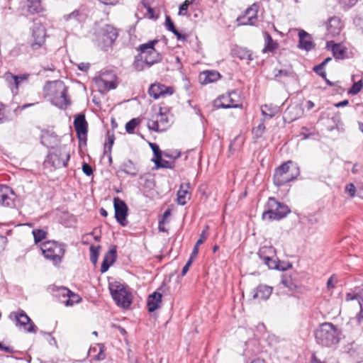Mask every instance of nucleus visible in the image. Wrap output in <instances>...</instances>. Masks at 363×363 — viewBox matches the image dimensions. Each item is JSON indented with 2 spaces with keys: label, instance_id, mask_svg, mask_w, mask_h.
Wrapping results in <instances>:
<instances>
[{
  "label": "nucleus",
  "instance_id": "nucleus-1",
  "mask_svg": "<svg viewBox=\"0 0 363 363\" xmlns=\"http://www.w3.org/2000/svg\"><path fill=\"white\" fill-rule=\"evenodd\" d=\"M157 42L158 40L155 39L139 46L138 50L140 52L135 56L133 62V66L136 70L141 71L157 62L159 53L155 48Z\"/></svg>",
  "mask_w": 363,
  "mask_h": 363
},
{
  "label": "nucleus",
  "instance_id": "nucleus-2",
  "mask_svg": "<svg viewBox=\"0 0 363 363\" xmlns=\"http://www.w3.org/2000/svg\"><path fill=\"white\" fill-rule=\"evenodd\" d=\"M340 330L331 323H322L315 333L318 344L331 347L337 344L340 340Z\"/></svg>",
  "mask_w": 363,
  "mask_h": 363
},
{
  "label": "nucleus",
  "instance_id": "nucleus-3",
  "mask_svg": "<svg viewBox=\"0 0 363 363\" xmlns=\"http://www.w3.org/2000/svg\"><path fill=\"white\" fill-rule=\"evenodd\" d=\"M299 168L292 161H288L278 167L274 174V184L280 186L295 179L299 175Z\"/></svg>",
  "mask_w": 363,
  "mask_h": 363
},
{
  "label": "nucleus",
  "instance_id": "nucleus-4",
  "mask_svg": "<svg viewBox=\"0 0 363 363\" xmlns=\"http://www.w3.org/2000/svg\"><path fill=\"white\" fill-rule=\"evenodd\" d=\"M290 213L289 208L274 198L270 197L266 205V210L262 213V219L264 220H280Z\"/></svg>",
  "mask_w": 363,
  "mask_h": 363
},
{
  "label": "nucleus",
  "instance_id": "nucleus-5",
  "mask_svg": "<svg viewBox=\"0 0 363 363\" xmlns=\"http://www.w3.org/2000/svg\"><path fill=\"white\" fill-rule=\"evenodd\" d=\"M50 91L51 101L55 106L65 109L70 104L67 87L62 82L55 81L50 83Z\"/></svg>",
  "mask_w": 363,
  "mask_h": 363
},
{
  "label": "nucleus",
  "instance_id": "nucleus-6",
  "mask_svg": "<svg viewBox=\"0 0 363 363\" xmlns=\"http://www.w3.org/2000/svg\"><path fill=\"white\" fill-rule=\"evenodd\" d=\"M69 151L65 145H61L56 149L49 152L45 161V165H50L55 169L65 167L69 160Z\"/></svg>",
  "mask_w": 363,
  "mask_h": 363
},
{
  "label": "nucleus",
  "instance_id": "nucleus-7",
  "mask_svg": "<svg viewBox=\"0 0 363 363\" xmlns=\"http://www.w3.org/2000/svg\"><path fill=\"white\" fill-rule=\"evenodd\" d=\"M41 250L44 257L52 262L55 265L59 264L65 255L64 245L55 241H48L42 244Z\"/></svg>",
  "mask_w": 363,
  "mask_h": 363
},
{
  "label": "nucleus",
  "instance_id": "nucleus-8",
  "mask_svg": "<svg viewBox=\"0 0 363 363\" xmlns=\"http://www.w3.org/2000/svg\"><path fill=\"white\" fill-rule=\"evenodd\" d=\"M109 289L117 305L128 308L131 303L130 294L125 285L114 281L109 284Z\"/></svg>",
  "mask_w": 363,
  "mask_h": 363
},
{
  "label": "nucleus",
  "instance_id": "nucleus-9",
  "mask_svg": "<svg viewBox=\"0 0 363 363\" xmlns=\"http://www.w3.org/2000/svg\"><path fill=\"white\" fill-rule=\"evenodd\" d=\"M79 147L86 146L87 140L88 123L84 114H78L74 120Z\"/></svg>",
  "mask_w": 363,
  "mask_h": 363
},
{
  "label": "nucleus",
  "instance_id": "nucleus-10",
  "mask_svg": "<svg viewBox=\"0 0 363 363\" xmlns=\"http://www.w3.org/2000/svg\"><path fill=\"white\" fill-rule=\"evenodd\" d=\"M258 255L269 269H278L276 251L271 245H264L260 247Z\"/></svg>",
  "mask_w": 363,
  "mask_h": 363
},
{
  "label": "nucleus",
  "instance_id": "nucleus-11",
  "mask_svg": "<svg viewBox=\"0 0 363 363\" xmlns=\"http://www.w3.org/2000/svg\"><path fill=\"white\" fill-rule=\"evenodd\" d=\"M16 195L13 190L7 185L0 184V206L14 208Z\"/></svg>",
  "mask_w": 363,
  "mask_h": 363
},
{
  "label": "nucleus",
  "instance_id": "nucleus-12",
  "mask_svg": "<svg viewBox=\"0 0 363 363\" xmlns=\"http://www.w3.org/2000/svg\"><path fill=\"white\" fill-rule=\"evenodd\" d=\"M46 30L41 24H34L32 28V39L30 43L32 50H36L40 48L45 41Z\"/></svg>",
  "mask_w": 363,
  "mask_h": 363
},
{
  "label": "nucleus",
  "instance_id": "nucleus-13",
  "mask_svg": "<svg viewBox=\"0 0 363 363\" xmlns=\"http://www.w3.org/2000/svg\"><path fill=\"white\" fill-rule=\"evenodd\" d=\"M238 94L233 91L226 95H223L214 101V106L217 108H230L238 106V101L236 99Z\"/></svg>",
  "mask_w": 363,
  "mask_h": 363
},
{
  "label": "nucleus",
  "instance_id": "nucleus-14",
  "mask_svg": "<svg viewBox=\"0 0 363 363\" xmlns=\"http://www.w3.org/2000/svg\"><path fill=\"white\" fill-rule=\"evenodd\" d=\"M181 156L177 150L162 151L160 150V168L173 169L175 160Z\"/></svg>",
  "mask_w": 363,
  "mask_h": 363
},
{
  "label": "nucleus",
  "instance_id": "nucleus-15",
  "mask_svg": "<svg viewBox=\"0 0 363 363\" xmlns=\"http://www.w3.org/2000/svg\"><path fill=\"white\" fill-rule=\"evenodd\" d=\"M11 319H16L17 323L24 328V330L28 333H35L37 328L31 321V319L26 314L25 312L21 313L13 312L9 315Z\"/></svg>",
  "mask_w": 363,
  "mask_h": 363
},
{
  "label": "nucleus",
  "instance_id": "nucleus-16",
  "mask_svg": "<svg viewBox=\"0 0 363 363\" xmlns=\"http://www.w3.org/2000/svg\"><path fill=\"white\" fill-rule=\"evenodd\" d=\"M113 206L115 209V218L121 225H126L128 206L126 203L119 198H114Z\"/></svg>",
  "mask_w": 363,
  "mask_h": 363
},
{
  "label": "nucleus",
  "instance_id": "nucleus-17",
  "mask_svg": "<svg viewBox=\"0 0 363 363\" xmlns=\"http://www.w3.org/2000/svg\"><path fill=\"white\" fill-rule=\"evenodd\" d=\"M118 36V30L111 25H106L101 29V37L104 46H111Z\"/></svg>",
  "mask_w": 363,
  "mask_h": 363
},
{
  "label": "nucleus",
  "instance_id": "nucleus-18",
  "mask_svg": "<svg viewBox=\"0 0 363 363\" xmlns=\"http://www.w3.org/2000/svg\"><path fill=\"white\" fill-rule=\"evenodd\" d=\"M344 25L341 19L337 16H333L327 23V36L334 38L340 35Z\"/></svg>",
  "mask_w": 363,
  "mask_h": 363
},
{
  "label": "nucleus",
  "instance_id": "nucleus-19",
  "mask_svg": "<svg viewBox=\"0 0 363 363\" xmlns=\"http://www.w3.org/2000/svg\"><path fill=\"white\" fill-rule=\"evenodd\" d=\"M258 5L253 4L248 8L245 14L238 18L240 25H254L257 21V14L258 11Z\"/></svg>",
  "mask_w": 363,
  "mask_h": 363
},
{
  "label": "nucleus",
  "instance_id": "nucleus-20",
  "mask_svg": "<svg viewBox=\"0 0 363 363\" xmlns=\"http://www.w3.org/2000/svg\"><path fill=\"white\" fill-rule=\"evenodd\" d=\"M5 77L10 85H14V88H11V91L14 95H16L18 91L19 85L21 82L28 80L29 74H23L21 75H14L8 72L5 74Z\"/></svg>",
  "mask_w": 363,
  "mask_h": 363
},
{
  "label": "nucleus",
  "instance_id": "nucleus-21",
  "mask_svg": "<svg viewBox=\"0 0 363 363\" xmlns=\"http://www.w3.org/2000/svg\"><path fill=\"white\" fill-rule=\"evenodd\" d=\"M59 143L60 138L54 133L46 131L42 134L41 143L48 148L56 149Z\"/></svg>",
  "mask_w": 363,
  "mask_h": 363
},
{
  "label": "nucleus",
  "instance_id": "nucleus-22",
  "mask_svg": "<svg viewBox=\"0 0 363 363\" xmlns=\"http://www.w3.org/2000/svg\"><path fill=\"white\" fill-rule=\"evenodd\" d=\"M174 122V116L168 108L160 107V131L168 129Z\"/></svg>",
  "mask_w": 363,
  "mask_h": 363
},
{
  "label": "nucleus",
  "instance_id": "nucleus-23",
  "mask_svg": "<svg viewBox=\"0 0 363 363\" xmlns=\"http://www.w3.org/2000/svg\"><path fill=\"white\" fill-rule=\"evenodd\" d=\"M22 10L26 16L40 13L43 10L41 0H27Z\"/></svg>",
  "mask_w": 363,
  "mask_h": 363
},
{
  "label": "nucleus",
  "instance_id": "nucleus-24",
  "mask_svg": "<svg viewBox=\"0 0 363 363\" xmlns=\"http://www.w3.org/2000/svg\"><path fill=\"white\" fill-rule=\"evenodd\" d=\"M298 48L306 51L311 50L314 48V43L311 35L303 30L298 33Z\"/></svg>",
  "mask_w": 363,
  "mask_h": 363
},
{
  "label": "nucleus",
  "instance_id": "nucleus-25",
  "mask_svg": "<svg viewBox=\"0 0 363 363\" xmlns=\"http://www.w3.org/2000/svg\"><path fill=\"white\" fill-rule=\"evenodd\" d=\"M191 186L189 183H182L177 191V201L180 205H185L190 199L191 193L190 191Z\"/></svg>",
  "mask_w": 363,
  "mask_h": 363
},
{
  "label": "nucleus",
  "instance_id": "nucleus-26",
  "mask_svg": "<svg viewBox=\"0 0 363 363\" xmlns=\"http://www.w3.org/2000/svg\"><path fill=\"white\" fill-rule=\"evenodd\" d=\"M272 293V288L267 285L258 286L253 295V298L257 300H267Z\"/></svg>",
  "mask_w": 363,
  "mask_h": 363
},
{
  "label": "nucleus",
  "instance_id": "nucleus-27",
  "mask_svg": "<svg viewBox=\"0 0 363 363\" xmlns=\"http://www.w3.org/2000/svg\"><path fill=\"white\" fill-rule=\"evenodd\" d=\"M220 77L219 72L216 71H204L200 74L199 81L202 84H207L217 81Z\"/></svg>",
  "mask_w": 363,
  "mask_h": 363
},
{
  "label": "nucleus",
  "instance_id": "nucleus-28",
  "mask_svg": "<svg viewBox=\"0 0 363 363\" xmlns=\"http://www.w3.org/2000/svg\"><path fill=\"white\" fill-rule=\"evenodd\" d=\"M111 76L112 78H114V76L109 73H103L97 79L96 84L103 86L106 90L114 89L116 87V84L114 81L107 79L108 76Z\"/></svg>",
  "mask_w": 363,
  "mask_h": 363
},
{
  "label": "nucleus",
  "instance_id": "nucleus-29",
  "mask_svg": "<svg viewBox=\"0 0 363 363\" xmlns=\"http://www.w3.org/2000/svg\"><path fill=\"white\" fill-rule=\"evenodd\" d=\"M159 306V292L158 289L153 292L152 294L149 295L147 301V307L148 311L150 313L154 312Z\"/></svg>",
  "mask_w": 363,
  "mask_h": 363
},
{
  "label": "nucleus",
  "instance_id": "nucleus-30",
  "mask_svg": "<svg viewBox=\"0 0 363 363\" xmlns=\"http://www.w3.org/2000/svg\"><path fill=\"white\" fill-rule=\"evenodd\" d=\"M120 169L124 173L131 176H136L138 172V170L135 164L130 160L125 161L123 164H121Z\"/></svg>",
  "mask_w": 363,
  "mask_h": 363
},
{
  "label": "nucleus",
  "instance_id": "nucleus-31",
  "mask_svg": "<svg viewBox=\"0 0 363 363\" xmlns=\"http://www.w3.org/2000/svg\"><path fill=\"white\" fill-rule=\"evenodd\" d=\"M164 26L169 31L173 33L177 36V40H186V35H182L178 32V30L176 29V28L174 26L173 21H172L170 16H166Z\"/></svg>",
  "mask_w": 363,
  "mask_h": 363
},
{
  "label": "nucleus",
  "instance_id": "nucleus-32",
  "mask_svg": "<svg viewBox=\"0 0 363 363\" xmlns=\"http://www.w3.org/2000/svg\"><path fill=\"white\" fill-rule=\"evenodd\" d=\"M262 115L272 118L280 111V107L273 104H265L261 107Z\"/></svg>",
  "mask_w": 363,
  "mask_h": 363
},
{
  "label": "nucleus",
  "instance_id": "nucleus-33",
  "mask_svg": "<svg viewBox=\"0 0 363 363\" xmlns=\"http://www.w3.org/2000/svg\"><path fill=\"white\" fill-rule=\"evenodd\" d=\"M264 48L262 50V52L264 53L273 52L278 47V44L273 40L272 36L268 33H265L264 34Z\"/></svg>",
  "mask_w": 363,
  "mask_h": 363
},
{
  "label": "nucleus",
  "instance_id": "nucleus-34",
  "mask_svg": "<svg viewBox=\"0 0 363 363\" xmlns=\"http://www.w3.org/2000/svg\"><path fill=\"white\" fill-rule=\"evenodd\" d=\"M141 4L146 10L144 16L150 19H157V16L155 14V11L152 7L151 0H142Z\"/></svg>",
  "mask_w": 363,
  "mask_h": 363
},
{
  "label": "nucleus",
  "instance_id": "nucleus-35",
  "mask_svg": "<svg viewBox=\"0 0 363 363\" xmlns=\"http://www.w3.org/2000/svg\"><path fill=\"white\" fill-rule=\"evenodd\" d=\"M147 128L154 131H159V113H155L147 119Z\"/></svg>",
  "mask_w": 363,
  "mask_h": 363
},
{
  "label": "nucleus",
  "instance_id": "nucleus-36",
  "mask_svg": "<svg viewBox=\"0 0 363 363\" xmlns=\"http://www.w3.org/2000/svg\"><path fill=\"white\" fill-rule=\"evenodd\" d=\"M80 296L70 291V294H69V296L67 299H62V303H63L67 306H72L74 303H79L81 301Z\"/></svg>",
  "mask_w": 363,
  "mask_h": 363
},
{
  "label": "nucleus",
  "instance_id": "nucleus-37",
  "mask_svg": "<svg viewBox=\"0 0 363 363\" xmlns=\"http://www.w3.org/2000/svg\"><path fill=\"white\" fill-rule=\"evenodd\" d=\"M331 50L335 58L343 59L345 57V49L340 44H333Z\"/></svg>",
  "mask_w": 363,
  "mask_h": 363
},
{
  "label": "nucleus",
  "instance_id": "nucleus-38",
  "mask_svg": "<svg viewBox=\"0 0 363 363\" xmlns=\"http://www.w3.org/2000/svg\"><path fill=\"white\" fill-rule=\"evenodd\" d=\"M235 52L236 55L241 60H248L250 61L253 59L251 51L246 48H239Z\"/></svg>",
  "mask_w": 363,
  "mask_h": 363
},
{
  "label": "nucleus",
  "instance_id": "nucleus-39",
  "mask_svg": "<svg viewBox=\"0 0 363 363\" xmlns=\"http://www.w3.org/2000/svg\"><path fill=\"white\" fill-rule=\"evenodd\" d=\"M150 147L152 150L154 157L152 158L151 161L155 163V169H159V145L156 143H150Z\"/></svg>",
  "mask_w": 363,
  "mask_h": 363
},
{
  "label": "nucleus",
  "instance_id": "nucleus-40",
  "mask_svg": "<svg viewBox=\"0 0 363 363\" xmlns=\"http://www.w3.org/2000/svg\"><path fill=\"white\" fill-rule=\"evenodd\" d=\"M206 238H207V235L206 234V231L203 230L201 233L199 239L197 240V242L193 249V251L191 255V257H193L194 259L196 257L198 252H199V245H201L202 243H203V242L206 240Z\"/></svg>",
  "mask_w": 363,
  "mask_h": 363
},
{
  "label": "nucleus",
  "instance_id": "nucleus-41",
  "mask_svg": "<svg viewBox=\"0 0 363 363\" xmlns=\"http://www.w3.org/2000/svg\"><path fill=\"white\" fill-rule=\"evenodd\" d=\"M140 120L138 118H132L125 124V130L128 133H133L135 128L140 124Z\"/></svg>",
  "mask_w": 363,
  "mask_h": 363
},
{
  "label": "nucleus",
  "instance_id": "nucleus-42",
  "mask_svg": "<svg viewBox=\"0 0 363 363\" xmlns=\"http://www.w3.org/2000/svg\"><path fill=\"white\" fill-rule=\"evenodd\" d=\"M32 233L35 243L41 242L44 238H45V235L47 234L43 228H33Z\"/></svg>",
  "mask_w": 363,
  "mask_h": 363
},
{
  "label": "nucleus",
  "instance_id": "nucleus-43",
  "mask_svg": "<svg viewBox=\"0 0 363 363\" xmlns=\"http://www.w3.org/2000/svg\"><path fill=\"white\" fill-rule=\"evenodd\" d=\"M115 136L114 134H110L109 132L107 133V142H106L104 145V153L106 154L108 152L111 153L112 146L114 143Z\"/></svg>",
  "mask_w": 363,
  "mask_h": 363
},
{
  "label": "nucleus",
  "instance_id": "nucleus-44",
  "mask_svg": "<svg viewBox=\"0 0 363 363\" xmlns=\"http://www.w3.org/2000/svg\"><path fill=\"white\" fill-rule=\"evenodd\" d=\"M148 94L150 97H152L154 99H159V84L155 82L150 85L148 89Z\"/></svg>",
  "mask_w": 363,
  "mask_h": 363
},
{
  "label": "nucleus",
  "instance_id": "nucleus-45",
  "mask_svg": "<svg viewBox=\"0 0 363 363\" xmlns=\"http://www.w3.org/2000/svg\"><path fill=\"white\" fill-rule=\"evenodd\" d=\"M281 284L284 286L293 290L296 287V284L293 282L291 278L286 274L282 276Z\"/></svg>",
  "mask_w": 363,
  "mask_h": 363
},
{
  "label": "nucleus",
  "instance_id": "nucleus-46",
  "mask_svg": "<svg viewBox=\"0 0 363 363\" xmlns=\"http://www.w3.org/2000/svg\"><path fill=\"white\" fill-rule=\"evenodd\" d=\"M100 248L99 246L95 247L94 245L90 246V261L94 264H96L98 260L99 257V249Z\"/></svg>",
  "mask_w": 363,
  "mask_h": 363
},
{
  "label": "nucleus",
  "instance_id": "nucleus-47",
  "mask_svg": "<svg viewBox=\"0 0 363 363\" xmlns=\"http://www.w3.org/2000/svg\"><path fill=\"white\" fill-rule=\"evenodd\" d=\"M274 78L277 80H280L279 78L282 77H291L292 75V72L286 70V69H274L273 71Z\"/></svg>",
  "mask_w": 363,
  "mask_h": 363
},
{
  "label": "nucleus",
  "instance_id": "nucleus-48",
  "mask_svg": "<svg viewBox=\"0 0 363 363\" xmlns=\"http://www.w3.org/2000/svg\"><path fill=\"white\" fill-rule=\"evenodd\" d=\"M69 294H70V290L66 287H59L57 289L56 296H59L61 302L62 299H67Z\"/></svg>",
  "mask_w": 363,
  "mask_h": 363
},
{
  "label": "nucleus",
  "instance_id": "nucleus-49",
  "mask_svg": "<svg viewBox=\"0 0 363 363\" xmlns=\"http://www.w3.org/2000/svg\"><path fill=\"white\" fill-rule=\"evenodd\" d=\"M116 257V250L115 249H111L104 256V260L110 263L113 264Z\"/></svg>",
  "mask_w": 363,
  "mask_h": 363
},
{
  "label": "nucleus",
  "instance_id": "nucleus-50",
  "mask_svg": "<svg viewBox=\"0 0 363 363\" xmlns=\"http://www.w3.org/2000/svg\"><path fill=\"white\" fill-rule=\"evenodd\" d=\"M363 86L362 81L359 80L354 82L352 87L348 91L349 94L355 95L360 91Z\"/></svg>",
  "mask_w": 363,
  "mask_h": 363
},
{
  "label": "nucleus",
  "instance_id": "nucleus-51",
  "mask_svg": "<svg viewBox=\"0 0 363 363\" xmlns=\"http://www.w3.org/2000/svg\"><path fill=\"white\" fill-rule=\"evenodd\" d=\"M174 89L173 86H167L165 85L160 84V97L164 96H170L174 94Z\"/></svg>",
  "mask_w": 363,
  "mask_h": 363
},
{
  "label": "nucleus",
  "instance_id": "nucleus-52",
  "mask_svg": "<svg viewBox=\"0 0 363 363\" xmlns=\"http://www.w3.org/2000/svg\"><path fill=\"white\" fill-rule=\"evenodd\" d=\"M144 186L150 190L153 189L156 186V183L154 181L151 174H148L145 179Z\"/></svg>",
  "mask_w": 363,
  "mask_h": 363
},
{
  "label": "nucleus",
  "instance_id": "nucleus-53",
  "mask_svg": "<svg viewBox=\"0 0 363 363\" xmlns=\"http://www.w3.org/2000/svg\"><path fill=\"white\" fill-rule=\"evenodd\" d=\"M264 129L265 125L263 123H261L256 128H253L252 132L256 138H259L263 134Z\"/></svg>",
  "mask_w": 363,
  "mask_h": 363
},
{
  "label": "nucleus",
  "instance_id": "nucleus-54",
  "mask_svg": "<svg viewBox=\"0 0 363 363\" xmlns=\"http://www.w3.org/2000/svg\"><path fill=\"white\" fill-rule=\"evenodd\" d=\"M337 282V277L333 274L332 275L327 281V289L332 290L335 287V284Z\"/></svg>",
  "mask_w": 363,
  "mask_h": 363
},
{
  "label": "nucleus",
  "instance_id": "nucleus-55",
  "mask_svg": "<svg viewBox=\"0 0 363 363\" xmlns=\"http://www.w3.org/2000/svg\"><path fill=\"white\" fill-rule=\"evenodd\" d=\"M331 60V58L330 57H328L326 58L322 63H320V65L315 66L314 67V71L319 75L320 76H324V73H320L319 72V69H323L324 68V66L329 62Z\"/></svg>",
  "mask_w": 363,
  "mask_h": 363
},
{
  "label": "nucleus",
  "instance_id": "nucleus-56",
  "mask_svg": "<svg viewBox=\"0 0 363 363\" xmlns=\"http://www.w3.org/2000/svg\"><path fill=\"white\" fill-rule=\"evenodd\" d=\"M345 191L351 196L354 197L356 193V187L352 183L348 184L345 187Z\"/></svg>",
  "mask_w": 363,
  "mask_h": 363
},
{
  "label": "nucleus",
  "instance_id": "nucleus-57",
  "mask_svg": "<svg viewBox=\"0 0 363 363\" xmlns=\"http://www.w3.org/2000/svg\"><path fill=\"white\" fill-rule=\"evenodd\" d=\"M82 171L86 176H90L93 174L92 167L87 163H83Z\"/></svg>",
  "mask_w": 363,
  "mask_h": 363
},
{
  "label": "nucleus",
  "instance_id": "nucleus-58",
  "mask_svg": "<svg viewBox=\"0 0 363 363\" xmlns=\"http://www.w3.org/2000/svg\"><path fill=\"white\" fill-rule=\"evenodd\" d=\"M189 6L187 5V3L184 2L180 6L179 10V15L180 16H186L187 14V10Z\"/></svg>",
  "mask_w": 363,
  "mask_h": 363
},
{
  "label": "nucleus",
  "instance_id": "nucleus-59",
  "mask_svg": "<svg viewBox=\"0 0 363 363\" xmlns=\"http://www.w3.org/2000/svg\"><path fill=\"white\" fill-rule=\"evenodd\" d=\"M79 16V11L78 10H74V11H72V13L66 15L64 16V18L66 20V21H69L72 18H77L78 16Z\"/></svg>",
  "mask_w": 363,
  "mask_h": 363
},
{
  "label": "nucleus",
  "instance_id": "nucleus-60",
  "mask_svg": "<svg viewBox=\"0 0 363 363\" xmlns=\"http://www.w3.org/2000/svg\"><path fill=\"white\" fill-rule=\"evenodd\" d=\"M194 258L191 257L190 256L188 262H186V264L184 265V267H183L182 269V274L184 276L186 274V272H188L191 263L193 262Z\"/></svg>",
  "mask_w": 363,
  "mask_h": 363
},
{
  "label": "nucleus",
  "instance_id": "nucleus-61",
  "mask_svg": "<svg viewBox=\"0 0 363 363\" xmlns=\"http://www.w3.org/2000/svg\"><path fill=\"white\" fill-rule=\"evenodd\" d=\"M89 67V63L81 62L78 65V69L83 72H87Z\"/></svg>",
  "mask_w": 363,
  "mask_h": 363
},
{
  "label": "nucleus",
  "instance_id": "nucleus-62",
  "mask_svg": "<svg viewBox=\"0 0 363 363\" xmlns=\"http://www.w3.org/2000/svg\"><path fill=\"white\" fill-rule=\"evenodd\" d=\"M358 303L360 307V311L357 315V319L359 321H360L361 320H363V299L358 300Z\"/></svg>",
  "mask_w": 363,
  "mask_h": 363
},
{
  "label": "nucleus",
  "instance_id": "nucleus-63",
  "mask_svg": "<svg viewBox=\"0 0 363 363\" xmlns=\"http://www.w3.org/2000/svg\"><path fill=\"white\" fill-rule=\"evenodd\" d=\"M171 215V209L170 208H167L163 213V216H162V220L160 221V225L162 223H164L166 222V220H167L168 217Z\"/></svg>",
  "mask_w": 363,
  "mask_h": 363
},
{
  "label": "nucleus",
  "instance_id": "nucleus-64",
  "mask_svg": "<svg viewBox=\"0 0 363 363\" xmlns=\"http://www.w3.org/2000/svg\"><path fill=\"white\" fill-rule=\"evenodd\" d=\"M111 265V264L104 260L101 264V272L102 273L106 272L108 269V268L110 267Z\"/></svg>",
  "mask_w": 363,
  "mask_h": 363
}]
</instances>
